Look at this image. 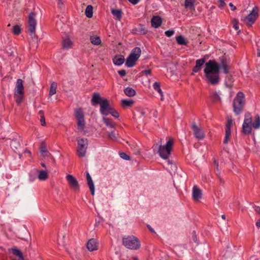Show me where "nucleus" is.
Wrapping results in <instances>:
<instances>
[{
	"label": "nucleus",
	"mask_w": 260,
	"mask_h": 260,
	"mask_svg": "<svg viewBox=\"0 0 260 260\" xmlns=\"http://www.w3.org/2000/svg\"><path fill=\"white\" fill-rule=\"evenodd\" d=\"M204 70L207 82L212 85H216L219 82V66L214 60H209L205 64Z\"/></svg>",
	"instance_id": "obj_1"
},
{
	"label": "nucleus",
	"mask_w": 260,
	"mask_h": 260,
	"mask_svg": "<svg viewBox=\"0 0 260 260\" xmlns=\"http://www.w3.org/2000/svg\"><path fill=\"white\" fill-rule=\"evenodd\" d=\"M173 143L174 141L172 139L168 140L166 144L164 146L161 145V142H160V144H154L152 146V149L154 151H157L161 158L167 159L171 154Z\"/></svg>",
	"instance_id": "obj_2"
},
{
	"label": "nucleus",
	"mask_w": 260,
	"mask_h": 260,
	"mask_svg": "<svg viewBox=\"0 0 260 260\" xmlns=\"http://www.w3.org/2000/svg\"><path fill=\"white\" fill-rule=\"evenodd\" d=\"M122 244L126 248L131 250H137L141 247L140 242L134 236L123 237Z\"/></svg>",
	"instance_id": "obj_3"
},
{
	"label": "nucleus",
	"mask_w": 260,
	"mask_h": 260,
	"mask_svg": "<svg viewBox=\"0 0 260 260\" xmlns=\"http://www.w3.org/2000/svg\"><path fill=\"white\" fill-rule=\"evenodd\" d=\"M244 94L242 92H238L234 98L233 103V110L237 115L240 114L244 105Z\"/></svg>",
	"instance_id": "obj_4"
},
{
	"label": "nucleus",
	"mask_w": 260,
	"mask_h": 260,
	"mask_svg": "<svg viewBox=\"0 0 260 260\" xmlns=\"http://www.w3.org/2000/svg\"><path fill=\"white\" fill-rule=\"evenodd\" d=\"M24 96V87L23 81L21 79L17 80L14 92V98L16 102L18 104H20L23 99Z\"/></svg>",
	"instance_id": "obj_5"
},
{
	"label": "nucleus",
	"mask_w": 260,
	"mask_h": 260,
	"mask_svg": "<svg viewBox=\"0 0 260 260\" xmlns=\"http://www.w3.org/2000/svg\"><path fill=\"white\" fill-rule=\"evenodd\" d=\"M141 53V49L138 47H135L127 58L125 65L129 68L134 67L136 64V62L140 57Z\"/></svg>",
	"instance_id": "obj_6"
},
{
	"label": "nucleus",
	"mask_w": 260,
	"mask_h": 260,
	"mask_svg": "<svg viewBox=\"0 0 260 260\" xmlns=\"http://www.w3.org/2000/svg\"><path fill=\"white\" fill-rule=\"evenodd\" d=\"M75 116L77 120V129L80 132H83L85 128V121L83 110L81 108L76 109Z\"/></svg>",
	"instance_id": "obj_7"
},
{
	"label": "nucleus",
	"mask_w": 260,
	"mask_h": 260,
	"mask_svg": "<svg viewBox=\"0 0 260 260\" xmlns=\"http://www.w3.org/2000/svg\"><path fill=\"white\" fill-rule=\"evenodd\" d=\"M77 141V154L79 157L85 156L86 150L88 147V142L86 138H79Z\"/></svg>",
	"instance_id": "obj_8"
},
{
	"label": "nucleus",
	"mask_w": 260,
	"mask_h": 260,
	"mask_svg": "<svg viewBox=\"0 0 260 260\" xmlns=\"http://www.w3.org/2000/svg\"><path fill=\"white\" fill-rule=\"evenodd\" d=\"M258 16V9L255 7L253 8L250 13L242 20L247 26H251L255 22Z\"/></svg>",
	"instance_id": "obj_9"
},
{
	"label": "nucleus",
	"mask_w": 260,
	"mask_h": 260,
	"mask_svg": "<svg viewBox=\"0 0 260 260\" xmlns=\"http://www.w3.org/2000/svg\"><path fill=\"white\" fill-rule=\"evenodd\" d=\"M37 21L36 19V14L30 12L28 18V31L30 34H34L36 32Z\"/></svg>",
	"instance_id": "obj_10"
},
{
	"label": "nucleus",
	"mask_w": 260,
	"mask_h": 260,
	"mask_svg": "<svg viewBox=\"0 0 260 260\" xmlns=\"http://www.w3.org/2000/svg\"><path fill=\"white\" fill-rule=\"evenodd\" d=\"M66 179L70 187L74 191H78L80 186L77 179L73 175L68 174L66 176Z\"/></svg>",
	"instance_id": "obj_11"
},
{
	"label": "nucleus",
	"mask_w": 260,
	"mask_h": 260,
	"mask_svg": "<svg viewBox=\"0 0 260 260\" xmlns=\"http://www.w3.org/2000/svg\"><path fill=\"white\" fill-rule=\"evenodd\" d=\"M100 105V112L103 115H108V113L113 108L107 99L102 101Z\"/></svg>",
	"instance_id": "obj_12"
},
{
	"label": "nucleus",
	"mask_w": 260,
	"mask_h": 260,
	"mask_svg": "<svg viewBox=\"0 0 260 260\" xmlns=\"http://www.w3.org/2000/svg\"><path fill=\"white\" fill-rule=\"evenodd\" d=\"M192 129L195 137L199 140H203L205 138V134L201 127L198 126L195 123L192 124Z\"/></svg>",
	"instance_id": "obj_13"
},
{
	"label": "nucleus",
	"mask_w": 260,
	"mask_h": 260,
	"mask_svg": "<svg viewBox=\"0 0 260 260\" xmlns=\"http://www.w3.org/2000/svg\"><path fill=\"white\" fill-rule=\"evenodd\" d=\"M233 124V120L228 118L225 125V135L223 143L227 144L230 139L231 135V126Z\"/></svg>",
	"instance_id": "obj_14"
},
{
	"label": "nucleus",
	"mask_w": 260,
	"mask_h": 260,
	"mask_svg": "<svg viewBox=\"0 0 260 260\" xmlns=\"http://www.w3.org/2000/svg\"><path fill=\"white\" fill-rule=\"evenodd\" d=\"M86 246L90 251L96 250L98 249V243L95 239H91L88 241Z\"/></svg>",
	"instance_id": "obj_15"
},
{
	"label": "nucleus",
	"mask_w": 260,
	"mask_h": 260,
	"mask_svg": "<svg viewBox=\"0 0 260 260\" xmlns=\"http://www.w3.org/2000/svg\"><path fill=\"white\" fill-rule=\"evenodd\" d=\"M86 179L87 184L88 185V187L89 188L90 191L91 192V193L92 196L94 194V186L93 182L92 180V178L89 174V173L88 172H86Z\"/></svg>",
	"instance_id": "obj_16"
},
{
	"label": "nucleus",
	"mask_w": 260,
	"mask_h": 260,
	"mask_svg": "<svg viewBox=\"0 0 260 260\" xmlns=\"http://www.w3.org/2000/svg\"><path fill=\"white\" fill-rule=\"evenodd\" d=\"M205 62V58H201L200 59H197L196 61V66L193 67L192 69V72L193 73L199 72L201 70V67L204 64Z\"/></svg>",
	"instance_id": "obj_17"
},
{
	"label": "nucleus",
	"mask_w": 260,
	"mask_h": 260,
	"mask_svg": "<svg viewBox=\"0 0 260 260\" xmlns=\"http://www.w3.org/2000/svg\"><path fill=\"white\" fill-rule=\"evenodd\" d=\"M192 197L194 201H198L202 198V191L197 186L193 187Z\"/></svg>",
	"instance_id": "obj_18"
},
{
	"label": "nucleus",
	"mask_w": 260,
	"mask_h": 260,
	"mask_svg": "<svg viewBox=\"0 0 260 260\" xmlns=\"http://www.w3.org/2000/svg\"><path fill=\"white\" fill-rule=\"evenodd\" d=\"M105 98H101L98 93H93L92 98L91 99V103L92 105H95L98 104H100Z\"/></svg>",
	"instance_id": "obj_19"
},
{
	"label": "nucleus",
	"mask_w": 260,
	"mask_h": 260,
	"mask_svg": "<svg viewBox=\"0 0 260 260\" xmlns=\"http://www.w3.org/2000/svg\"><path fill=\"white\" fill-rule=\"evenodd\" d=\"M151 25L157 28L160 26L162 23V20L159 16H153L151 20Z\"/></svg>",
	"instance_id": "obj_20"
},
{
	"label": "nucleus",
	"mask_w": 260,
	"mask_h": 260,
	"mask_svg": "<svg viewBox=\"0 0 260 260\" xmlns=\"http://www.w3.org/2000/svg\"><path fill=\"white\" fill-rule=\"evenodd\" d=\"M73 45V43L69 38H64L62 41V47L64 49L68 50Z\"/></svg>",
	"instance_id": "obj_21"
},
{
	"label": "nucleus",
	"mask_w": 260,
	"mask_h": 260,
	"mask_svg": "<svg viewBox=\"0 0 260 260\" xmlns=\"http://www.w3.org/2000/svg\"><path fill=\"white\" fill-rule=\"evenodd\" d=\"M102 120L107 126L111 128H115L116 124L113 121L112 119L103 117Z\"/></svg>",
	"instance_id": "obj_22"
},
{
	"label": "nucleus",
	"mask_w": 260,
	"mask_h": 260,
	"mask_svg": "<svg viewBox=\"0 0 260 260\" xmlns=\"http://www.w3.org/2000/svg\"><path fill=\"white\" fill-rule=\"evenodd\" d=\"M124 61V57L122 55H116L113 59V63L117 66H121Z\"/></svg>",
	"instance_id": "obj_23"
},
{
	"label": "nucleus",
	"mask_w": 260,
	"mask_h": 260,
	"mask_svg": "<svg viewBox=\"0 0 260 260\" xmlns=\"http://www.w3.org/2000/svg\"><path fill=\"white\" fill-rule=\"evenodd\" d=\"M219 66V68L220 67L222 68L223 69V72L224 74H227L229 73V70L230 69V67L229 66V63L227 62V60L225 58H222L221 60L220 64Z\"/></svg>",
	"instance_id": "obj_24"
},
{
	"label": "nucleus",
	"mask_w": 260,
	"mask_h": 260,
	"mask_svg": "<svg viewBox=\"0 0 260 260\" xmlns=\"http://www.w3.org/2000/svg\"><path fill=\"white\" fill-rule=\"evenodd\" d=\"M153 87L154 89L156 91H157L160 94V97H161L160 100L161 101H164L163 92L160 88V86L159 83L157 82H155V83H154V84L153 85Z\"/></svg>",
	"instance_id": "obj_25"
},
{
	"label": "nucleus",
	"mask_w": 260,
	"mask_h": 260,
	"mask_svg": "<svg viewBox=\"0 0 260 260\" xmlns=\"http://www.w3.org/2000/svg\"><path fill=\"white\" fill-rule=\"evenodd\" d=\"M252 124L243 123L242 125V131L244 134L248 135L251 132Z\"/></svg>",
	"instance_id": "obj_26"
},
{
	"label": "nucleus",
	"mask_w": 260,
	"mask_h": 260,
	"mask_svg": "<svg viewBox=\"0 0 260 260\" xmlns=\"http://www.w3.org/2000/svg\"><path fill=\"white\" fill-rule=\"evenodd\" d=\"M124 92L128 96H134L136 94L135 90L132 87H127L124 89Z\"/></svg>",
	"instance_id": "obj_27"
},
{
	"label": "nucleus",
	"mask_w": 260,
	"mask_h": 260,
	"mask_svg": "<svg viewBox=\"0 0 260 260\" xmlns=\"http://www.w3.org/2000/svg\"><path fill=\"white\" fill-rule=\"evenodd\" d=\"M111 13L119 20L122 17V11L120 9H112Z\"/></svg>",
	"instance_id": "obj_28"
},
{
	"label": "nucleus",
	"mask_w": 260,
	"mask_h": 260,
	"mask_svg": "<svg viewBox=\"0 0 260 260\" xmlns=\"http://www.w3.org/2000/svg\"><path fill=\"white\" fill-rule=\"evenodd\" d=\"M57 86V83L55 82H53L51 84L49 93V95L50 96H51L56 93Z\"/></svg>",
	"instance_id": "obj_29"
},
{
	"label": "nucleus",
	"mask_w": 260,
	"mask_h": 260,
	"mask_svg": "<svg viewBox=\"0 0 260 260\" xmlns=\"http://www.w3.org/2000/svg\"><path fill=\"white\" fill-rule=\"evenodd\" d=\"M176 41L179 45H187V42L185 40V38L181 35L177 36L176 38Z\"/></svg>",
	"instance_id": "obj_30"
},
{
	"label": "nucleus",
	"mask_w": 260,
	"mask_h": 260,
	"mask_svg": "<svg viewBox=\"0 0 260 260\" xmlns=\"http://www.w3.org/2000/svg\"><path fill=\"white\" fill-rule=\"evenodd\" d=\"M90 40L91 43L94 45H99L101 43V39L98 36H91Z\"/></svg>",
	"instance_id": "obj_31"
},
{
	"label": "nucleus",
	"mask_w": 260,
	"mask_h": 260,
	"mask_svg": "<svg viewBox=\"0 0 260 260\" xmlns=\"http://www.w3.org/2000/svg\"><path fill=\"white\" fill-rule=\"evenodd\" d=\"M134 102L132 100H122L121 104L123 107H131L134 104Z\"/></svg>",
	"instance_id": "obj_32"
},
{
	"label": "nucleus",
	"mask_w": 260,
	"mask_h": 260,
	"mask_svg": "<svg viewBox=\"0 0 260 260\" xmlns=\"http://www.w3.org/2000/svg\"><path fill=\"white\" fill-rule=\"evenodd\" d=\"M85 15L88 18H91L93 15V7L91 5H88L85 9Z\"/></svg>",
	"instance_id": "obj_33"
},
{
	"label": "nucleus",
	"mask_w": 260,
	"mask_h": 260,
	"mask_svg": "<svg viewBox=\"0 0 260 260\" xmlns=\"http://www.w3.org/2000/svg\"><path fill=\"white\" fill-rule=\"evenodd\" d=\"M48 177V174L45 171H41L39 173L38 178L40 180H45Z\"/></svg>",
	"instance_id": "obj_34"
},
{
	"label": "nucleus",
	"mask_w": 260,
	"mask_h": 260,
	"mask_svg": "<svg viewBox=\"0 0 260 260\" xmlns=\"http://www.w3.org/2000/svg\"><path fill=\"white\" fill-rule=\"evenodd\" d=\"M252 125L255 129H257L260 127V118L258 115L255 116V120L252 123Z\"/></svg>",
	"instance_id": "obj_35"
},
{
	"label": "nucleus",
	"mask_w": 260,
	"mask_h": 260,
	"mask_svg": "<svg viewBox=\"0 0 260 260\" xmlns=\"http://www.w3.org/2000/svg\"><path fill=\"white\" fill-rule=\"evenodd\" d=\"M12 252L13 254L16 256H18L20 258H24L23 256V253L21 251L17 248H12L11 249Z\"/></svg>",
	"instance_id": "obj_36"
},
{
	"label": "nucleus",
	"mask_w": 260,
	"mask_h": 260,
	"mask_svg": "<svg viewBox=\"0 0 260 260\" xmlns=\"http://www.w3.org/2000/svg\"><path fill=\"white\" fill-rule=\"evenodd\" d=\"M194 0H185L184 6L186 9H191L193 7Z\"/></svg>",
	"instance_id": "obj_37"
},
{
	"label": "nucleus",
	"mask_w": 260,
	"mask_h": 260,
	"mask_svg": "<svg viewBox=\"0 0 260 260\" xmlns=\"http://www.w3.org/2000/svg\"><path fill=\"white\" fill-rule=\"evenodd\" d=\"M243 123L252 124V116L249 113L245 114V118Z\"/></svg>",
	"instance_id": "obj_38"
},
{
	"label": "nucleus",
	"mask_w": 260,
	"mask_h": 260,
	"mask_svg": "<svg viewBox=\"0 0 260 260\" xmlns=\"http://www.w3.org/2000/svg\"><path fill=\"white\" fill-rule=\"evenodd\" d=\"M211 99L213 102H220L221 101L220 96L217 92L212 93L211 95Z\"/></svg>",
	"instance_id": "obj_39"
},
{
	"label": "nucleus",
	"mask_w": 260,
	"mask_h": 260,
	"mask_svg": "<svg viewBox=\"0 0 260 260\" xmlns=\"http://www.w3.org/2000/svg\"><path fill=\"white\" fill-rule=\"evenodd\" d=\"M21 31L20 26L16 25L13 27L12 32L15 35H19Z\"/></svg>",
	"instance_id": "obj_40"
},
{
	"label": "nucleus",
	"mask_w": 260,
	"mask_h": 260,
	"mask_svg": "<svg viewBox=\"0 0 260 260\" xmlns=\"http://www.w3.org/2000/svg\"><path fill=\"white\" fill-rule=\"evenodd\" d=\"M11 147L12 149L15 150L17 149L20 147V144L17 140H13L11 143Z\"/></svg>",
	"instance_id": "obj_41"
},
{
	"label": "nucleus",
	"mask_w": 260,
	"mask_h": 260,
	"mask_svg": "<svg viewBox=\"0 0 260 260\" xmlns=\"http://www.w3.org/2000/svg\"><path fill=\"white\" fill-rule=\"evenodd\" d=\"M40 150L41 153L44 156H46L47 153H48V151L46 149V147L45 144H42V145L40 147Z\"/></svg>",
	"instance_id": "obj_42"
},
{
	"label": "nucleus",
	"mask_w": 260,
	"mask_h": 260,
	"mask_svg": "<svg viewBox=\"0 0 260 260\" xmlns=\"http://www.w3.org/2000/svg\"><path fill=\"white\" fill-rule=\"evenodd\" d=\"M109 114H111L112 116L116 118H118L119 116L118 112L116 111L113 108H112V110L109 111L108 113Z\"/></svg>",
	"instance_id": "obj_43"
},
{
	"label": "nucleus",
	"mask_w": 260,
	"mask_h": 260,
	"mask_svg": "<svg viewBox=\"0 0 260 260\" xmlns=\"http://www.w3.org/2000/svg\"><path fill=\"white\" fill-rule=\"evenodd\" d=\"M119 155H120V156L125 159V160H129L130 159V157L128 155H127L126 153H124V152H121V153H119Z\"/></svg>",
	"instance_id": "obj_44"
},
{
	"label": "nucleus",
	"mask_w": 260,
	"mask_h": 260,
	"mask_svg": "<svg viewBox=\"0 0 260 260\" xmlns=\"http://www.w3.org/2000/svg\"><path fill=\"white\" fill-rule=\"evenodd\" d=\"M175 33L174 30H168L165 31V34L168 37H170L173 36Z\"/></svg>",
	"instance_id": "obj_45"
},
{
	"label": "nucleus",
	"mask_w": 260,
	"mask_h": 260,
	"mask_svg": "<svg viewBox=\"0 0 260 260\" xmlns=\"http://www.w3.org/2000/svg\"><path fill=\"white\" fill-rule=\"evenodd\" d=\"M192 239L195 243L198 244L197 236L195 232H193L192 233Z\"/></svg>",
	"instance_id": "obj_46"
},
{
	"label": "nucleus",
	"mask_w": 260,
	"mask_h": 260,
	"mask_svg": "<svg viewBox=\"0 0 260 260\" xmlns=\"http://www.w3.org/2000/svg\"><path fill=\"white\" fill-rule=\"evenodd\" d=\"M109 138H110L112 140H115L116 139V135L115 133L113 131H112L109 134Z\"/></svg>",
	"instance_id": "obj_47"
},
{
	"label": "nucleus",
	"mask_w": 260,
	"mask_h": 260,
	"mask_svg": "<svg viewBox=\"0 0 260 260\" xmlns=\"http://www.w3.org/2000/svg\"><path fill=\"white\" fill-rule=\"evenodd\" d=\"M118 73L119 75L121 77H123L126 75V72L124 70H119L118 71Z\"/></svg>",
	"instance_id": "obj_48"
},
{
	"label": "nucleus",
	"mask_w": 260,
	"mask_h": 260,
	"mask_svg": "<svg viewBox=\"0 0 260 260\" xmlns=\"http://www.w3.org/2000/svg\"><path fill=\"white\" fill-rule=\"evenodd\" d=\"M219 3H220V5H219V7L220 8H223L224 6L225 5V3L224 2V0H218Z\"/></svg>",
	"instance_id": "obj_49"
},
{
	"label": "nucleus",
	"mask_w": 260,
	"mask_h": 260,
	"mask_svg": "<svg viewBox=\"0 0 260 260\" xmlns=\"http://www.w3.org/2000/svg\"><path fill=\"white\" fill-rule=\"evenodd\" d=\"M40 121H41V125L42 126H45L46 125V122H45V116H42L41 117Z\"/></svg>",
	"instance_id": "obj_50"
},
{
	"label": "nucleus",
	"mask_w": 260,
	"mask_h": 260,
	"mask_svg": "<svg viewBox=\"0 0 260 260\" xmlns=\"http://www.w3.org/2000/svg\"><path fill=\"white\" fill-rule=\"evenodd\" d=\"M142 73L147 76L148 75H151V71L150 70H144V71H142Z\"/></svg>",
	"instance_id": "obj_51"
},
{
	"label": "nucleus",
	"mask_w": 260,
	"mask_h": 260,
	"mask_svg": "<svg viewBox=\"0 0 260 260\" xmlns=\"http://www.w3.org/2000/svg\"><path fill=\"white\" fill-rule=\"evenodd\" d=\"M215 164H216V170H215V173L216 174V175L217 176V174H220V172H219V165H218V162H216V161H214Z\"/></svg>",
	"instance_id": "obj_52"
},
{
	"label": "nucleus",
	"mask_w": 260,
	"mask_h": 260,
	"mask_svg": "<svg viewBox=\"0 0 260 260\" xmlns=\"http://www.w3.org/2000/svg\"><path fill=\"white\" fill-rule=\"evenodd\" d=\"M128 1H129V3H131V4H132L134 5L137 4L140 1V0H128Z\"/></svg>",
	"instance_id": "obj_53"
},
{
	"label": "nucleus",
	"mask_w": 260,
	"mask_h": 260,
	"mask_svg": "<svg viewBox=\"0 0 260 260\" xmlns=\"http://www.w3.org/2000/svg\"><path fill=\"white\" fill-rule=\"evenodd\" d=\"M254 209L255 212L258 213L259 215H260V207L259 206H254Z\"/></svg>",
	"instance_id": "obj_54"
},
{
	"label": "nucleus",
	"mask_w": 260,
	"mask_h": 260,
	"mask_svg": "<svg viewBox=\"0 0 260 260\" xmlns=\"http://www.w3.org/2000/svg\"><path fill=\"white\" fill-rule=\"evenodd\" d=\"M229 6H230L231 8V10L232 11H235L236 10V7L232 3H230L229 4Z\"/></svg>",
	"instance_id": "obj_55"
},
{
	"label": "nucleus",
	"mask_w": 260,
	"mask_h": 260,
	"mask_svg": "<svg viewBox=\"0 0 260 260\" xmlns=\"http://www.w3.org/2000/svg\"><path fill=\"white\" fill-rule=\"evenodd\" d=\"M236 23L234 24V27L236 30H238L239 29L238 24V21H236Z\"/></svg>",
	"instance_id": "obj_56"
},
{
	"label": "nucleus",
	"mask_w": 260,
	"mask_h": 260,
	"mask_svg": "<svg viewBox=\"0 0 260 260\" xmlns=\"http://www.w3.org/2000/svg\"><path fill=\"white\" fill-rule=\"evenodd\" d=\"M39 114L40 116V117H41L42 116H44V112L42 110L39 111Z\"/></svg>",
	"instance_id": "obj_57"
},
{
	"label": "nucleus",
	"mask_w": 260,
	"mask_h": 260,
	"mask_svg": "<svg viewBox=\"0 0 260 260\" xmlns=\"http://www.w3.org/2000/svg\"><path fill=\"white\" fill-rule=\"evenodd\" d=\"M217 176L218 177V179H219V180H220V181L221 182H224L223 179L221 177L220 174H217Z\"/></svg>",
	"instance_id": "obj_58"
},
{
	"label": "nucleus",
	"mask_w": 260,
	"mask_h": 260,
	"mask_svg": "<svg viewBox=\"0 0 260 260\" xmlns=\"http://www.w3.org/2000/svg\"><path fill=\"white\" fill-rule=\"evenodd\" d=\"M148 229L152 233H154V230L149 225H147Z\"/></svg>",
	"instance_id": "obj_59"
},
{
	"label": "nucleus",
	"mask_w": 260,
	"mask_h": 260,
	"mask_svg": "<svg viewBox=\"0 0 260 260\" xmlns=\"http://www.w3.org/2000/svg\"><path fill=\"white\" fill-rule=\"evenodd\" d=\"M256 225L257 227L260 228V219L256 222Z\"/></svg>",
	"instance_id": "obj_60"
},
{
	"label": "nucleus",
	"mask_w": 260,
	"mask_h": 260,
	"mask_svg": "<svg viewBox=\"0 0 260 260\" xmlns=\"http://www.w3.org/2000/svg\"><path fill=\"white\" fill-rule=\"evenodd\" d=\"M142 32L143 34H146L147 32V30L146 29H143V30H142Z\"/></svg>",
	"instance_id": "obj_61"
},
{
	"label": "nucleus",
	"mask_w": 260,
	"mask_h": 260,
	"mask_svg": "<svg viewBox=\"0 0 260 260\" xmlns=\"http://www.w3.org/2000/svg\"><path fill=\"white\" fill-rule=\"evenodd\" d=\"M257 56L260 57V49H257Z\"/></svg>",
	"instance_id": "obj_62"
},
{
	"label": "nucleus",
	"mask_w": 260,
	"mask_h": 260,
	"mask_svg": "<svg viewBox=\"0 0 260 260\" xmlns=\"http://www.w3.org/2000/svg\"><path fill=\"white\" fill-rule=\"evenodd\" d=\"M12 260H24V258H20L19 257L18 259H12Z\"/></svg>",
	"instance_id": "obj_63"
},
{
	"label": "nucleus",
	"mask_w": 260,
	"mask_h": 260,
	"mask_svg": "<svg viewBox=\"0 0 260 260\" xmlns=\"http://www.w3.org/2000/svg\"><path fill=\"white\" fill-rule=\"evenodd\" d=\"M221 218L223 219H225V215H222L221 216Z\"/></svg>",
	"instance_id": "obj_64"
}]
</instances>
